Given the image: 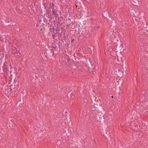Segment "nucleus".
<instances>
[{
	"label": "nucleus",
	"mask_w": 148,
	"mask_h": 148,
	"mask_svg": "<svg viewBox=\"0 0 148 148\" xmlns=\"http://www.w3.org/2000/svg\"><path fill=\"white\" fill-rule=\"evenodd\" d=\"M10 65L9 64L6 62H4L3 66L2 67L3 69L2 71L3 72L8 73L9 72V69H10L11 67H10Z\"/></svg>",
	"instance_id": "f257e3e1"
},
{
	"label": "nucleus",
	"mask_w": 148,
	"mask_h": 148,
	"mask_svg": "<svg viewBox=\"0 0 148 148\" xmlns=\"http://www.w3.org/2000/svg\"><path fill=\"white\" fill-rule=\"evenodd\" d=\"M12 53L13 54H15L16 53H17V54H18V52H19L18 50L15 47H12Z\"/></svg>",
	"instance_id": "f03ea898"
},
{
	"label": "nucleus",
	"mask_w": 148,
	"mask_h": 148,
	"mask_svg": "<svg viewBox=\"0 0 148 148\" xmlns=\"http://www.w3.org/2000/svg\"><path fill=\"white\" fill-rule=\"evenodd\" d=\"M52 14L53 15H54V16H56L57 14V12H58L57 10H56L54 8H53L52 9Z\"/></svg>",
	"instance_id": "7ed1b4c3"
},
{
	"label": "nucleus",
	"mask_w": 148,
	"mask_h": 148,
	"mask_svg": "<svg viewBox=\"0 0 148 148\" xmlns=\"http://www.w3.org/2000/svg\"><path fill=\"white\" fill-rule=\"evenodd\" d=\"M38 19L40 22L41 23L42 21H44V17L43 16H39L38 17Z\"/></svg>",
	"instance_id": "20e7f679"
},
{
	"label": "nucleus",
	"mask_w": 148,
	"mask_h": 148,
	"mask_svg": "<svg viewBox=\"0 0 148 148\" xmlns=\"http://www.w3.org/2000/svg\"><path fill=\"white\" fill-rule=\"evenodd\" d=\"M54 4L53 2L50 3H49V7L50 8H52V9L54 8Z\"/></svg>",
	"instance_id": "39448f33"
},
{
	"label": "nucleus",
	"mask_w": 148,
	"mask_h": 148,
	"mask_svg": "<svg viewBox=\"0 0 148 148\" xmlns=\"http://www.w3.org/2000/svg\"><path fill=\"white\" fill-rule=\"evenodd\" d=\"M108 51H110V52L112 51V47H108Z\"/></svg>",
	"instance_id": "423d86ee"
},
{
	"label": "nucleus",
	"mask_w": 148,
	"mask_h": 148,
	"mask_svg": "<svg viewBox=\"0 0 148 148\" xmlns=\"http://www.w3.org/2000/svg\"><path fill=\"white\" fill-rule=\"evenodd\" d=\"M55 30L56 32V33L60 34L59 33H58L57 32H59L60 31V29L59 28H57L55 29Z\"/></svg>",
	"instance_id": "0eeeda50"
},
{
	"label": "nucleus",
	"mask_w": 148,
	"mask_h": 148,
	"mask_svg": "<svg viewBox=\"0 0 148 148\" xmlns=\"http://www.w3.org/2000/svg\"><path fill=\"white\" fill-rule=\"evenodd\" d=\"M27 40H28L29 41H31L32 40V38L30 37H28L27 38Z\"/></svg>",
	"instance_id": "6e6552de"
},
{
	"label": "nucleus",
	"mask_w": 148,
	"mask_h": 148,
	"mask_svg": "<svg viewBox=\"0 0 148 148\" xmlns=\"http://www.w3.org/2000/svg\"><path fill=\"white\" fill-rule=\"evenodd\" d=\"M95 110V107L92 108V111H94Z\"/></svg>",
	"instance_id": "1a4fd4ad"
},
{
	"label": "nucleus",
	"mask_w": 148,
	"mask_h": 148,
	"mask_svg": "<svg viewBox=\"0 0 148 148\" xmlns=\"http://www.w3.org/2000/svg\"><path fill=\"white\" fill-rule=\"evenodd\" d=\"M52 36L53 37V38L54 39H55V37L56 36H55V34H53L52 35Z\"/></svg>",
	"instance_id": "9d476101"
},
{
	"label": "nucleus",
	"mask_w": 148,
	"mask_h": 148,
	"mask_svg": "<svg viewBox=\"0 0 148 148\" xmlns=\"http://www.w3.org/2000/svg\"><path fill=\"white\" fill-rule=\"evenodd\" d=\"M46 14H48L49 13V12L48 10H47V11H46Z\"/></svg>",
	"instance_id": "9b49d317"
},
{
	"label": "nucleus",
	"mask_w": 148,
	"mask_h": 148,
	"mask_svg": "<svg viewBox=\"0 0 148 148\" xmlns=\"http://www.w3.org/2000/svg\"><path fill=\"white\" fill-rule=\"evenodd\" d=\"M44 7L45 8H46L47 7V5L45 4L44 5Z\"/></svg>",
	"instance_id": "f8f14e48"
},
{
	"label": "nucleus",
	"mask_w": 148,
	"mask_h": 148,
	"mask_svg": "<svg viewBox=\"0 0 148 148\" xmlns=\"http://www.w3.org/2000/svg\"><path fill=\"white\" fill-rule=\"evenodd\" d=\"M60 17H58V20L59 22L60 21Z\"/></svg>",
	"instance_id": "ddd939ff"
},
{
	"label": "nucleus",
	"mask_w": 148,
	"mask_h": 148,
	"mask_svg": "<svg viewBox=\"0 0 148 148\" xmlns=\"http://www.w3.org/2000/svg\"><path fill=\"white\" fill-rule=\"evenodd\" d=\"M53 47V48L54 49H56V48H57V47Z\"/></svg>",
	"instance_id": "4468645a"
},
{
	"label": "nucleus",
	"mask_w": 148,
	"mask_h": 148,
	"mask_svg": "<svg viewBox=\"0 0 148 148\" xmlns=\"http://www.w3.org/2000/svg\"><path fill=\"white\" fill-rule=\"evenodd\" d=\"M74 41V39H73L72 40H71V41H72V42L73 41Z\"/></svg>",
	"instance_id": "2eb2a0df"
},
{
	"label": "nucleus",
	"mask_w": 148,
	"mask_h": 148,
	"mask_svg": "<svg viewBox=\"0 0 148 148\" xmlns=\"http://www.w3.org/2000/svg\"><path fill=\"white\" fill-rule=\"evenodd\" d=\"M68 58H69V59H68V60H70V58H69V56H68Z\"/></svg>",
	"instance_id": "dca6fc26"
},
{
	"label": "nucleus",
	"mask_w": 148,
	"mask_h": 148,
	"mask_svg": "<svg viewBox=\"0 0 148 148\" xmlns=\"http://www.w3.org/2000/svg\"><path fill=\"white\" fill-rule=\"evenodd\" d=\"M1 36L0 35V40H1Z\"/></svg>",
	"instance_id": "f3484780"
},
{
	"label": "nucleus",
	"mask_w": 148,
	"mask_h": 148,
	"mask_svg": "<svg viewBox=\"0 0 148 148\" xmlns=\"http://www.w3.org/2000/svg\"><path fill=\"white\" fill-rule=\"evenodd\" d=\"M2 62V61L1 60H0V63H1Z\"/></svg>",
	"instance_id": "a211bd4d"
},
{
	"label": "nucleus",
	"mask_w": 148,
	"mask_h": 148,
	"mask_svg": "<svg viewBox=\"0 0 148 148\" xmlns=\"http://www.w3.org/2000/svg\"><path fill=\"white\" fill-rule=\"evenodd\" d=\"M53 31L55 29L54 28H53Z\"/></svg>",
	"instance_id": "6ab92c4d"
},
{
	"label": "nucleus",
	"mask_w": 148,
	"mask_h": 148,
	"mask_svg": "<svg viewBox=\"0 0 148 148\" xmlns=\"http://www.w3.org/2000/svg\"><path fill=\"white\" fill-rule=\"evenodd\" d=\"M59 23H60L59 22H57V23L59 24Z\"/></svg>",
	"instance_id": "aec40b11"
},
{
	"label": "nucleus",
	"mask_w": 148,
	"mask_h": 148,
	"mask_svg": "<svg viewBox=\"0 0 148 148\" xmlns=\"http://www.w3.org/2000/svg\"><path fill=\"white\" fill-rule=\"evenodd\" d=\"M41 71H43L42 69H41Z\"/></svg>",
	"instance_id": "412c9836"
},
{
	"label": "nucleus",
	"mask_w": 148,
	"mask_h": 148,
	"mask_svg": "<svg viewBox=\"0 0 148 148\" xmlns=\"http://www.w3.org/2000/svg\"><path fill=\"white\" fill-rule=\"evenodd\" d=\"M65 34V33H64V34Z\"/></svg>",
	"instance_id": "4be33fe9"
},
{
	"label": "nucleus",
	"mask_w": 148,
	"mask_h": 148,
	"mask_svg": "<svg viewBox=\"0 0 148 148\" xmlns=\"http://www.w3.org/2000/svg\"><path fill=\"white\" fill-rule=\"evenodd\" d=\"M53 44H52V46H53Z\"/></svg>",
	"instance_id": "5701e85b"
},
{
	"label": "nucleus",
	"mask_w": 148,
	"mask_h": 148,
	"mask_svg": "<svg viewBox=\"0 0 148 148\" xmlns=\"http://www.w3.org/2000/svg\"><path fill=\"white\" fill-rule=\"evenodd\" d=\"M112 98H113V97L112 96Z\"/></svg>",
	"instance_id": "b1692460"
}]
</instances>
